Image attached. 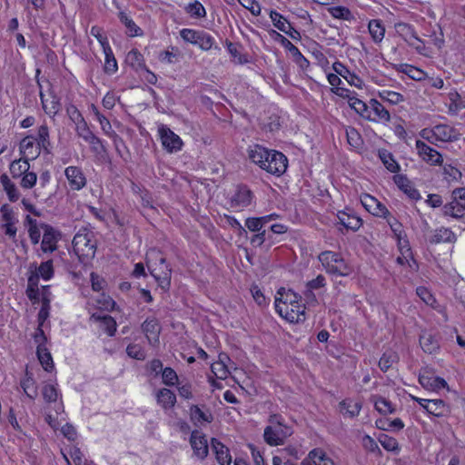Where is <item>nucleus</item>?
<instances>
[{"label":"nucleus","instance_id":"1","mask_svg":"<svg viewBox=\"0 0 465 465\" xmlns=\"http://www.w3.org/2000/svg\"><path fill=\"white\" fill-rule=\"evenodd\" d=\"M249 158L263 170L277 176L282 174L288 165V160L282 153L259 144L250 147Z\"/></svg>","mask_w":465,"mask_h":465},{"label":"nucleus","instance_id":"2","mask_svg":"<svg viewBox=\"0 0 465 465\" xmlns=\"http://www.w3.org/2000/svg\"><path fill=\"white\" fill-rule=\"evenodd\" d=\"M73 248L81 262H84L93 259L96 251V242L94 239V233L86 229L79 231L73 239Z\"/></svg>","mask_w":465,"mask_h":465},{"label":"nucleus","instance_id":"3","mask_svg":"<svg viewBox=\"0 0 465 465\" xmlns=\"http://www.w3.org/2000/svg\"><path fill=\"white\" fill-rule=\"evenodd\" d=\"M318 259L327 273L345 277L349 276L352 272L351 267L337 252L324 251L319 254Z\"/></svg>","mask_w":465,"mask_h":465},{"label":"nucleus","instance_id":"4","mask_svg":"<svg viewBox=\"0 0 465 465\" xmlns=\"http://www.w3.org/2000/svg\"><path fill=\"white\" fill-rule=\"evenodd\" d=\"M460 134L452 126L448 124H437L431 130H422V137L425 139L434 138L440 142H453L460 139Z\"/></svg>","mask_w":465,"mask_h":465},{"label":"nucleus","instance_id":"5","mask_svg":"<svg viewBox=\"0 0 465 465\" xmlns=\"http://www.w3.org/2000/svg\"><path fill=\"white\" fill-rule=\"evenodd\" d=\"M147 266L159 286L163 290H168L171 285L172 270L166 263L165 258L160 256L159 263L154 266L150 265L149 262H147Z\"/></svg>","mask_w":465,"mask_h":465},{"label":"nucleus","instance_id":"6","mask_svg":"<svg viewBox=\"0 0 465 465\" xmlns=\"http://www.w3.org/2000/svg\"><path fill=\"white\" fill-rule=\"evenodd\" d=\"M465 210V188H458L452 192V202L443 206V213L453 218L463 216Z\"/></svg>","mask_w":465,"mask_h":465},{"label":"nucleus","instance_id":"7","mask_svg":"<svg viewBox=\"0 0 465 465\" xmlns=\"http://www.w3.org/2000/svg\"><path fill=\"white\" fill-rule=\"evenodd\" d=\"M158 133L162 145L168 153H173L182 150L183 144L182 139L169 127L161 124L158 128Z\"/></svg>","mask_w":465,"mask_h":465},{"label":"nucleus","instance_id":"8","mask_svg":"<svg viewBox=\"0 0 465 465\" xmlns=\"http://www.w3.org/2000/svg\"><path fill=\"white\" fill-rule=\"evenodd\" d=\"M275 309L277 312L291 322L301 321L304 315L305 307L300 302L288 304L286 302H276Z\"/></svg>","mask_w":465,"mask_h":465},{"label":"nucleus","instance_id":"9","mask_svg":"<svg viewBox=\"0 0 465 465\" xmlns=\"http://www.w3.org/2000/svg\"><path fill=\"white\" fill-rule=\"evenodd\" d=\"M253 193L247 185L238 184L235 187L234 193L230 197V205L235 209H244L251 205L253 200Z\"/></svg>","mask_w":465,"mask_h":465},{"label":"nucleus","instance_id":"10","mask_svg":"<svg viewBox=\"0 0 465 465\" xmlns=\"http://www.w3.org/2000/svg\"><path fill=\"white\" fill-rule=\"evenodd\" d=\"M292 430L289 427L267 426L264 429V440L270 446H279L284 443V440L291 436Z\"/></svg>","mask_w":465,"mask_h":465},{"label":"nucleus","instance_id":"11","mask_svg":"<svg viewBox=\"0 0 465 465\" xmlns=\"http://www.w3.org/2000/svg\"><path fill=\"white\" fill-rule=\"evenodd\" d=\"M40 227L44 230L41 250L44 252H53L57 249V242L60 239V233L52 226L45 223H42Z\"/></svg>","mask_w":465,"mask_h":465},{"label":"nucleus","instance_id":"12","mask_svg":"<svg viewBox=\"0 0 465 465\" xmlns=\"http://www.w3.org/2000/svg\"><path fill=\"white\" fill-rule=\"evenodd\" d=\"M273 34H275L276 37L275 39L281 43V45L288 50L292 58L293 61L302 68V69H307L310 65L309 61L302 55V54L300 52V50L286 37L282 35L281 34L277 33L276 31H273Z\"/></svg>","mask_w":465,"mask_h":465},{"label":"nucleus","instance_id":"13","mask_svg":"<svg viewBox=\"0 0 465 465\" xmlns=\"http://www.w3.org/2000/svg\"><path fill=\"white\" fill-rule=\"evenodd\" d=\"M64 175L72 190L79 191L86 184V178L81 168L77 166H69L65 168Z\"/></svg>","mask_w":465,"mask_h":465},{"label":"nucleus","instance_id":"14","mask_svg":"<svg viewBox=\"0 0 465 465\" xmlns=\"http://www.w3.org/2000/svg\"><path fill=\"white\" fill-rule=\"evenodd\" d=\"M361 201L364 208L375 216L387 218L390 214L386 206L370 194H364Z\"/></svg>","mask_w":465,"mask_h":465},{"label":"nucleus","instance_id":"15","mask_svg":"<svg viewBox=\"0 0 465 465\" xmlns=\"http://www.w3.org/2000/svg\"><path fill=\"white\" fill-rule=\"evenodd\" d=\"M416 149L423 161L430 164H440L442 163V155L424 142L418 140L416 142Z\"/></svg>","mask_w":465,"mask_h":465},{"label":"nucleus","instance_id":"16","mask_svg":"<svg viewBox=\"0 0 465 465\" xmlns=\"http://www.w3.org/2000/svg\"><path fill=\"white\" fill-rule=\"evenodd\" d=\"M371 111L367 113L365 118L370 121L374 122H382L389 123L391 120V115L389 111L376 99H371Z\"/></svg>","mask_w":465,"mask_h":465},{"label":"nucleus","instance_id":"17","mask_svg":"<svg viewBox=\"0 0 465 465\" xmlns=\"http://www.w3.org/2000/svg\"><path fill=\"white\" fill-rule=\"evenodd\" d=\"M142 330L151 345L154 346L159 342L161 326L157 319L147 318L142 324Z\"/></svg>","mask_w":465,"mask_h":465},{"label":"nucleus","instance_id":"18","mask_svg":"<svg viewBox=\"0 0 465 465\" xmlns=\"http://www.w3.org/2000/svg\"><path fill=\"white\" fill-rule=\"evenodd\" d=\"M190 443L193 450L194 454L200 458L204 459L208 454V444L205 436L198 431L193 430L190 437Z\"/></svg>","mask_w":465,"mask_h":465},{"label":"nucleus","instance_id":"19","mask_svg":"<svg viewBox=\"0 0 465 465\" xmlns=\"http://www.w3.org/2000/svg\"><path fill=\"white\" fill-rule=\"evenodd\" d=\"M419 382L426 390L439 391L444 388L448 389L447 381L444 379L430 376L427 371L420 374Z\"/></svg>","mask_w":465,"mask_h":465},{"label":"nucleus","instance_id":"20","mask_svg":"<svg viewBox=\"0 0 465 465\" xmlns=\"http://www.w3.org/2000/svg\"><path fill=\"white\" fill-rule=\"evenodd\" d=\"M20 153L26 158L35 159L41 153L42 147L35 144V139L33 136H25L20 142Z\"/></svg>","mask_w":465,"mask_h":465},{"label":"nucleus","instance_id":"21","mask_svg":"<svg viewBox=\"0 0 465 465\" xmlns=\"http://www.w3.org/2000/svg\"><path fill=\"white\" fill-rule=\"evenodd\" d=\"M332 68L339 75L343 77L351 85L361 87L362 81L354 73H351L343 64L335 62Z\"/></svg>","mask_w":465,"mask_h":465},{"label":"nucleus","instance_id":"22","mask_svg":"<svg viewBox=\"0 0 465 465\" xmlns=\"http://www.w3.org/2000/svg\"><path fill=\"white\" fill-rule=\"evenodd\" d=\"M212 447L215 452L217 461L220 465H230L232 457L229 449L216 439H212Z\"/></svg>","mask_w":465,"mask_h":465},{"label":"nucleus","instance_id":"23","mask_svg":"<svg viewBox=\"0 0 465 465\" xmlns=\"http://www.w3.org/2000/svg\"><path fill=\"white\" fill-rule=\"evenodd\" d=\"M394 182L411 199L419 200L420 198L418 190L412 186L407 177L403 175H395Z\"/></svg>","mask_w":465,"mask_h":465},{"label":"nucleus","instance_id":"24","mask_svg":"<svg viewBox=\"0 0 465 465\" xmlns=\"http://www.w3.org/2000/svg\"><path fill=\"white\" fill-rule=\"evenodd\" d=\"M429 241L432 244L440 242H454L456 241V235L451 230L441 227L433 232Z\"/></svg>","mask_w":465,"mask_h":465},{"label":"nucleus","instance_id":"25","mask_svg":"<svg viewBox=\"0 0 465 465\" xmlns=\"http://www.w3.org/2000/svg\"><path fill=\"white\" fill-rule=\"evenodd\" d=\"M337 218L339 220V223L345 229L357 231L362 224L361 218L349 214L345 212H339Z\"/></svg>","mask_w":465,"mask_h":465},{"label":"nucleus","instance_id":"26","mask_svg":"<svg viewBox=\"0 0 465 465\" xmlns=\"http://www.w3.org/2000/svg\"><path fill=\"white\" fill-rule=\"evenodd\" d=\"M20 386L26 396L32 400L35 399L38 395L37 385L33 377V373L27 370L25 378L20 381Z\"/></svg>","mask_w":465,"mask_h":465},{"label":"nucleus","instance_id":"27","mask_svg":"<svg viewBox=\"0 0 465 465\" xmlns=\"http://www.w3.org/2000/svg\"><path fill=\"white\" fill-rule=\"evenodd\" d=\"M41 102L45 112L54 116L61 109L60 99L55 94H51L49 99H45L43 93H40Z\"/></svg>","mask_w":465,"mask_h":465},{"label":"nucleus","instance_id":"28","mask_svg":"<svg viewBox=\"0 0 465 465\" xmlns=\"http://www.w3.org/2000/svg\"><path fill=\"white\" fill-rule=\"evenodd\" d=\"M420 344L423 351L430 354L436 352L440 348L439 341L435 337L427 332L420 336Z\"/></svg>","mask_w":465,"mask_h":465},{"label":"nucleus","instance_id":"29","mask_svg":"<svg viewBox=\"0 0 465 465\" xmlns=\"http://www.w3.org/2000/svg\"><path fill=\"white\" fill-rule=\"evenodd\" d=\"M125 62L136 71L146 69L143 54L137 49L127 53Z\"/></svg>","mask_w":465,"mask_h":465},{"label":"nucleus","instance_id":"30","mask_svg":"<svg viewBox=\"0 0 465 465\" xmlns=\"http://www.w3.org/2000/svg\"><path fill=\"white\" fill-rule=\"evenodd\" d=\"M30 163L27 159H18L11 163L9 170L13 178L22 177L27 171H29Z\"/></svg>","mask_w":465,"mask_h":465},{"label":"nucleus","instance_id":"31","mask_svg":"<svg viewBox=\"0 0 465 465\" xmlns=\"http://www.w3.org/2000/svg\"><path fill=\"white\" fill-rule=\"evenodd\" d=\"M0 183L5 191L8 199L11 202H16L20 197V193L15 184L11 182L10 178L5 173L0 176Z\"/></svg>","mask_w":465,"mask_h":465},{"label":"nucleus","instance_id":"32","mask_svg":"<svg viewBox=\"0 0 465 465\" xmlns=\"http://www.w3.org/2000/svg\"><path fill=\"white\" fill-rule=\"evenodd\" d=\"M369 33L372 40L379 44L381 43L385 35V27L380 20H371L368 25Z\"/></svg>","mask_w":465,"mask_h":465},{"label":"nucleus","instance_id":"33","mask_svg":"<svg viewBox=\"0 0 465 465\" xmlns=\"http://www.w3.org/2000/svg\"><path fill=\"white\" fill-rule=\"evenodd\" d=\"M157 401L164 409H169L174 406L176 402V397L174 393L169 389H161L157 392Z\"/></svg>","mask_w":465,"mask_h":465},{"label":"nucleus","instance_id":"34","mask_svg":"<svg viewBox=\"0 0 465 465\" xmlns=\"http://www.w3.org/2000/svg\"><path fill=\"white\" fill-rule=\"evenodd\" d=\"M36 353L43 368L46 371H51L54 369V362L49 351L43 344H38Z\"/></svg>","mask_w":465,"mask_h":465},{"label":"nucleus","instance_id":"35","mask_svg":"<svg viewBox=\"0 0 465 465\" xmlns=\"http://www.w3.org/2000/svg\"><path fill=\"white\" fill-rule=\"evenodd\" d=\"M329 459L322 449L317 448L309 452L308 458L302 462V465H322L325 460Z\"/></svg>","mask_w":465,"mask_h":465},{"label":"nucleus","instance_id":"36","mask_svg":"<svg viewBox=\"0 0 465 465\" xmlns=\"http://www.w3.org/2000/svg\"><path fill=\"white\" fill-rule=\"evenodd\" d=\"M448 406L442 400H430L426 411L436 417H442L448 412Z\"/></svg>","mask_w":465,"mask_h":465},{"label":"nucleus","instance_id":"37","mask_svg":"<svg viewBox=\"0 0 465 465\" xmlns=\"http://www.w3.org/2000/svg\"><path fill=\"white\" fill-rule=\"evenodd\" d=\"M120 21L125 25L127 29V34L129 36H138L142 35V29L136 25V24L130 18L126 13L120 12L119 13Z\"/></svg>","mask_w":465,"mask_h":465},{"label":"nucleus","instance_id":"38","mask_svg":"<svg viewBox=\"0 0 465 465\" xmlns=\"http://www.w3.org/2000/svg\"><path fill=\"white\" fill-rule=\"evenodd\" d=\"M379 157L385 165V167L391 173H397L400 170V166L394 160L392 154L387 150H381L379 152Z\"/></svg>","mask_w":465,"mask_h":465},{"label":"nucleus","instance_id":"39","mask_svg":"<svg viewBox=\"0 0 465 465\" xmlns=\"http://www.w3.org/2000/svg\"><path fill=\"white\" fill-rule=\"evenodd\" d=\"M37 142L38 145L42 147L45 151L48 152L49 147L51 145L49 140V128L46 124H42L38 128L37 137L35 138Z\"/></svg>","mask_w":465,"mask_h":465},{"label":"nucleus","instance_id":"40","mask_svg":"<svg viewBox=\"0 0 465 465\" xmlns=\"http://www.w3.org/2000/svg\"><path fill=\"white\" fill-rule=\"evenodd\" d=\"M104 56H105V62H104V72L109 74H114L117 69V62L114 55V53L111 49V47H107L103 50Z\"/></svg>","mask_w":465,"mask_h":465},{"label":"nucleus","instance_id":"41","mask_svg":"<svg viewBox=\"0 0 465 465\" xmlns=\"http://www.w3.org/2000/svg\"><path fill=\"white\" fill-rule=\"evenodd\" d=\"M91 319H93L96 322H102L104 326L105 331L108 333V335H110V336L114 335V333L116 331V322L113 317H111L109 315L100 316V315L93 314L91 316Z\"/></svg>","mask_w":465,"mask_h":465},{"label":"nucleus","instance_id":"42","mask_svg":"<svg viewBox=\"0 0 465 465\" xmlns=\"http://www.w3.org/2000/svg\"><path fill=\"white\" fill-rule=\"evenodd\" d=\"M226 46H227L229 54L233 58V61L235 63H237L239 64H244L248 63L247 57L244 54H241V52L239 50L240 46L238 45L233 44L230 41H226Z\"/></svg>","mask_w":465,"mask_h":465},{"label":"nucleus","instance_id":"43","mask_svg":"<svg viewBox=\"0 0 465 465\" xmlns=\"http://www.w3.org/2000/svg\"><path fill=\"white\" fill-rule=\"evenodd\" d=\"M35 271L36 273H39V276L44 280H50L54 275L53 261L48 260L46 262H41L38 267H35Z\"/></svg>","mask_w":465,"mask_h":465},{"label":"nucleus","instance_id":"44","mask_svg":"<svg viewBox=\"0 0 465 465\" xmlns=\"http://www.w3.org/2000/svg\"><path fill=\"white\" fill-rule=\"evenodd\" d=\"M361 405L359 402L352 401H343L341 403V410L344 414L349 417H355L359 414Z\"/></svg>","mask_w":465,"mask_h":465},{"label":"nucleus","instance_id":"45","mask_svg":"<svg viewBox=\"0 0 465 465\" xmlns=\"http://www.w3.org/2000/svg\"><path fill=\"white\" fill-rule=\"evenodd\" d=\"M270 18L273 25L282 32H286L289 27V22L278 12L274 10L270 11Z\"/></svg>","mask_w":465,"mask_h":465},{"label":"nucleus","instance_id":"46","mask_svg":"<svg viewBox=\"0 0 465 465\" xmlns=\"http://www.w3.org/2000/svg\"><path fill=\"white\" fill-rule=\"evenodd\" d=\"M185 11L193 17L202 18L206 15V11L203 5L199 1L190 3L186 7Z\"/></svg>","mask_w":465,"mask_h":465},{"label":"nucleus","instance_id":"47","mask_svg":"<svg viewBox=\"0 0 465 465\" xmlns=\"http://www.w3.org/2000/svg\"><path fill=\"white\" fill-rule=\"evenodd\" d=\"M348 103L350 107L352 108L357 114H359L362 117H365L367 113H369L368 105L355 96L350 98V101Z\"/></svg>","mask_w":465,"mask_h":465},{"label":"nucleus","instance_id":"48","mask_svg":"<svg viewBox=\"0 0 465 465\" xmlns=\"http://www.w3.org/2000/svg\"><path fill=\"white\" fill-rule=\"evenodd\" d=\"M192 418L198 421L212 422L213 415L210 411H203L198 406L193 405L191 407Z\"/></svg>","mask_w":465,"mask_h":465},{"label":"nucleus","instance_id":"49","mask_svg":"<svg viewBox=\"0 0 465 465\" xmlns=\"http://www.w3.org/2000/svg\"><path fill=\"white\" fill-rule=\"evenodd\" d=\"M346 136L351 146L358 148L361 144V134L354 127L349 126L346 128Z\"/></svg>","mask_w":465,"mask_h":465},{"label":"nucleus","instance_id":"50","mask_svg":"<svg viewBox=\"0 0 465 465\" xmlns=\"http://www.w3.org/2000/svg\"><path fill=\"white\" fill-rule=\"evenodd\" d=\"M214 44V39L208 33L201 31L196 45L203 51L210 50Z\"/></svg>","mask_w":465,"mask_h":465},{"label":"nucleus","instance_id":"51","mask_svg":"<svg viewBox=\"0 0 465 465\" xmlns=\"http://www.w3.org/2000/svg\"><path fill=\"white\" fill-rule=\"evenodd\" d=\"M212 371L220 380L226 379L229 373L228 368L222 359L212 364Z\"/></svg>","mask_w":465,"mask_h":465},{"label":"nucleus","instance_id":"52","mask_svg":"<svg viewBox=\"0 0 465 465\" xmlns=\"http://www.w3.org/2000/svg\"><path fill=\"white\" fill-rule=\"evenodd\" d=\"M42 394L46 402H54L58 399V391L53 384H45L42 389Z\"/></svg>","mask_w":465,"mask_h":465},{"label":"nucleus","instance_id":"53","mask_svg":"<svg viewBox=\"0 0 465 465\" xmlns=\"http://www.w3.org/2000/svg\"><path fill=\"white\" fill-rule=\"evenodd\" d=\"M374 406L375 409L382 414L392 413L394 411L391 402L382 397H379L375 400Z\"/></svg>","mask_w":465,"mask_h":465},{"label":"nucleus","instance_id":"54","mask_svg":"<svg viewBox=\"0 0 465 465\" xmlns=\"http://www.w3.org/2000/svg\"><path fill=\"white\" fill-rule=\"evenodd\" d=\"M330 14L334 17L338 19L342 20H351L352 18V15L351 11L344 6H333L329 9Z\"/></svg>","mask_w":465,"mask_h":465},{"label":"nucleus","instance_id":"55","mask_svg":"<svg viewBox=\"0 0 465 465\" xmlns=\"http://www.w3.org/2000/svg\"><path fill=\"white\" fill-rule=\"evenodd\" d=\"M326 285V279L323 275L319 274L315 279L307 282V292L306 296L312 295L313 296L312 290H318Z\"/></svg>","mask_w":465,"mask_h":465},{"label":"nucleus","instance_id":"56","mask_svg":"<svg viewBox=\"0 0 465 465\" xmlns=\"http://www.w3.org/2000/svg\"><path fill=\"white\" fill-rule=\"evenodd\" d=\"M163 382L167 386H173L178 381V376L175 371L170 367L164 368L162 372Z\"/></svg>","mask_w":465,"mask_h":465},{"label":"nucleus","instance_id":"57","mask_svg":"<svg viewBox=\"0 0 465 465\" xmlns=\"http://www.w3.org/2000/svg\"><path fill=\"white\" fill-rule=\"evenodd\" d=\"M381 445L389 451H393L399 449L398 441L396 439L390 437L386 434H382L379 438Z\"/></svg>","mask_w":465,"mask_h":465},{"label":"nucleus","instance_id":"58","mask_svg":"<svg viewBox=\"0 0 465 465\" xmlns=\"http://www.w3.org/2000/svg\"><path fill=\"white\" fill-rule=\"evenodd\" d=\"M37 182V175L34 172L27 171L22 177L20 181V185L24 189H31L33 188Z\"/></svg>","mask_w":465,"mask_h":465},{"label":"nucleus","instance_id":"59","mask_svg":"<svg viewBox=\"0 0 465 465\" xmlns=\"http://www.w3.org/2000/svg\"><path fill=\"white\" fill-rule=\"evenodd\" d=\"M77 135L87 142L94 134L90 130L85 121L75 125Z\"/></svg>","mask_w":465,"mask_h":465},{"label":"nucleus","instance_id":"60","mask_svg":"<svg viewBox=\"0 0 465 465\" xmlns=\"http://www.w3.org/2000/svg\"><path fill=\"white\" fill-rule=\"evenodd\" d=\"M91 35L95 37L97 41L100 43L101 46L103 47V50L110 47L108 39L105 35L103 34L102 28L98 26H93L90 31Z\"/></svg>","mask_w":465,"mask_h":465},{"label":"nucleus","instance_id":"61","mask_svg":"<svg viewBox=\"0 0 465 465\" xmlns=\"http://www.w3.org/2000/svg\"><path fill=\"white\" fill-rule=\"evenodd\" d=\"M396 360L394 353H384L379 361V367L382 371H387Z\"/></svg>","mask_w":465,"mask_h":465},{"label":"nucleus","instance_id":"62","mask_svg":"<svg viewBox=\"0 0 465 465\" xmlns=\"http://www.w3.org/2000/svg\"><path fill=\"white\" fill-rule=\"evenodd\" d=\"M200 33L201 31L184 28L181 30L180 35L185 42L196 45Z\"/></svg>","mask_w":465,"mask_h":465},{"label":"nucleus","instance_id":"63","mask_svg":"<svg viewBox=\"0 0 465 465\" xmlns=\"http://www.w3.org/2000/svg\"><path fill=\"white\" fill-rule=\"evenodd\" d=\"M418 296L427 304L431 307L434 306L436 300L433 295L425 288L419 287L416 291Z\"/></svg>","mask_w":465,"mask_h":465},{"label":"nucleus","instance_id":"64","mask_svg":"<svg viewBox=\"0 0 465 465\" xmlns=\"http://www.w3.org/2000/svg\"><path fill=\"white\" fill-rule=\"evenodd\" d=\"M128 356L136 360H143L145 358L144 351L138 344H130L126 348Z\"/></svg>","mask_w":465,"mask_h":465}]
</instances>
